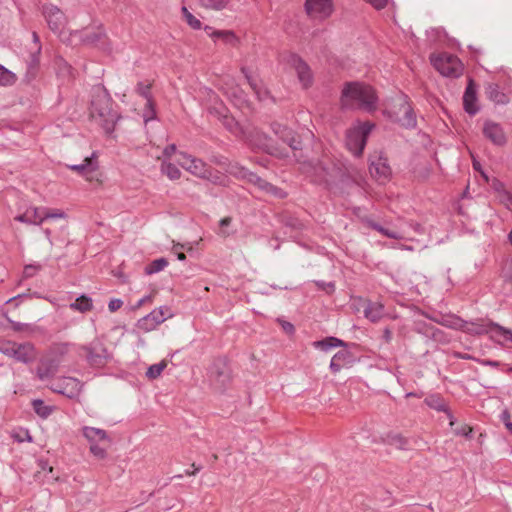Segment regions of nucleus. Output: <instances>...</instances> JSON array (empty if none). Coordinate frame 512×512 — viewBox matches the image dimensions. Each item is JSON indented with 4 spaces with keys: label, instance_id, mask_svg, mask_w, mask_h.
Returning a JSON list of instances; mask_svg holds the SVG:
<instances>
[{
    "label": "nucleus",
    "instance_id": "1",
    "mask_svg": "<svg viewBox=\"0 0 512 512\" xmlns=\"http://www.w3.org/2000/svg\"><path fill=\"white\" fill-rule=\"evenodd\" d=\"M90 116L107 135H111L120 116L113 109V100L105 88L96 87L93 90Z\"/></svg>",
    "mask_w": 512,
    "mask_h": 512
},
{
    "label": "nucleus",
    "instance_id": "2",
    "mask_svg": "<svg viewBox=\"0 0 512 512\" xmlns=\"http://www.w3.org/2000/svg\"><path fill=\"white\" fill-rule=\"evenodd\" d=\"M341 103L345 108L361 109L371 113L377 109L378 96L370 85L349 82L342 89Z\"/></svg>",
    "mask_w": 512,
    "mask_h": 512
},
{
    "label": "nucleus",
    "instance_id": "3",
    "mask_svg": "<svg viewBox=\"0 0 512 512\" xmlns=\"http://www.w3.org/2000/svg\"><path fill=\"white\" fill-rule=\"evenodd\" d=\"M449 327L463 329L473 334H482L485 332L491 333V339L501 345H505L508 342L512 343V330L500 326L497 323H490L487 328L482 325H468L466 322L459 318L452 319L446 324Z\"/></svg>",
    "mask_w": 512,
    "mask_h": 512
},
{
    "label": "nucleus",
    "instance_id": "4",
    "mask_svg": "<svg viewBox=\"0 0 512 512\" xmlns=\"http://www.w3.org/2000/svg\"><path fill=\"white\" fill-rule=\"evenodd\" d=\"M77 351L92 368H103L112 359V354L99 339H94L85 345L78 346Z\"/></svg>",
    "mask_w": 512,
    "mask_h": 512
},
{
    "label": "nucleus",
    "instance_id": "5",
    "mask_svg": "<svg viewBox=\"0 0 512 512\" xmlns=\"http://www.w3.org/2000/svg\"><path fill=\"white\" fill-rule=\"evenodd\" d=\"M385 115L395 123L405 127L414 128L417 124L415 113L408 102L406 95L398 96L391 109L385 110Z\"/></svg>",
    "mask_w": 512,
    "mask_h": 512
},
{
    "label": "nucleus",
    "instance_id": "6",
    "mask_svg": "<svg viewBox=\"0 0 512 512\" xmlns=\"http://www.w3.org/2000/svg\"><path fill=\"white\" fill-rule=\"evenodd\" d=\"M179 155L182 157V160H179L178 163L186 171L212 183H220L221 176L219 173L209 167L203 160L183 152H180Z\"/></svg>",
    "mask_w": 512,
    "mask_h": 512
},
{
    "label": "nucleus",
    "instance_id": "7",
    "mask_svg": "<svg viewBox=\"0 0 512 512\" xmlns=\"http://www.w3.org/2000/svg\"><path fill=\"white\" fill-rule=\"evenodd\" d=\"M374 128L371 122L359 123L350 128L346 134V146L354 156H360L366 145L367 138Z\"/></svg>",
    "mask_w": 512,
    "mask_h": 512
},
{
    "label": "nucleus",
    "instance_id": "8",
    "mask_svg": "<svg viewBox=\"0 0 512 512\" xmlns=\"http://www.w3.org/2000/svg\"><path fill=\"white\" fill-rule=\"evenodd\" d=\"M0 352L14 360L28 364L36 359V350L32 343L7 341L0 344Z\"/></svg>",
    "mask_w": 512,
    "mask_h": 512
},
{
    "label": "nucleus",
    "instance_id": "9",
    "mask_svg": "<svg viewBox=\"0 0 512 512\" xmlns=\"http://www.w3.org/2000/svg\"><path fill=\"white\" fill-rule=\"evenodd\" d=\"M306 173L314 177L318 183L330 184L340 174V169L330 161L309 162L304 166Z\"/></svg>",
    "mask_w": 512,
    "mask_h": 512
},
{
    "label": "nucleus",
    "instance_id": "10",
    "mask_svg": "<svg viewBox=\"0 0 512 512\" xmlns=\"http://www.w3.org/2000/svg\"><path fill=\"white\" fill-rule=\"evenodd\" d=\"M435 69L445 77L457 78L462 74L463 65L457 56L442 53L431 57Z\"/></svg>",
    "mask_w": 512,
    "mask_h": 512
},
{
    "label": "nucleus",
    "instance_id": "11",
    "mask_svg": "<svg viewBox=\"0 0 512 512\" xmlns=\"http://www.w3.org/2000/svg\"><path fill=\"white\" fill-rule=\"evenodd\" d=\"M243 137L252 145L266 153L273 155L278 158H285L288 156L287 152L275 147L271 139L257 128H253L250 131H245Z\"/></svg>",
    "mask_w": 512,
    "mask_h": 512
},
{
    "label": "nucleus",
    "instance_id": "12",
    "mask_svg": "<svg viewBox=\"0 0 512 512\" xmlns=\"http://www.w3.org/2000/svg\"><path fill=\"white\" fill-rule=\"evenodd\" d=\"M171 316L170 309L166 306H162L152 310L149 314L139 319L136 323V327L142 332H150Z\"/></svg>",
    "mask_w": 512,
    "mask_h": 512
},
{
    "label": "nucleus",
    "instance_id": "13",
    "mask_svg": "<svg viewBox=\"0 0 512 512\" xmlns=\"http://www.w3.org/2000/svg\"><path fill=\"white\" fill-rule=\"evenodd\" d=\"M43 14L50 30L64 41L66 18L63 12L54 5H46L43 7Z\"/></svg>",
    "mask_w": 512,
    "mask_h": 512
},
{
    "label": "nucleus",
    "instance_id": "14",
    "mask_svg": "<svg viewBox=\"0 0 512 512\" xmlns=\"http://www.w3.org/2000/svg\"><path fill=\"white\" fill-rule=\"evenodd\" d=\"M305 11L312 19L324 20L333 12L332 0H306Z\"/></svg>",
    "mask_w": 512,
    "mask_h": 512
},
{
    "label": "nucleus",
    "instance_id": "15",
    "mask_svg": "<svg viewBox=\"0 0 512 512\" xmlns=\"http://www.w3.org/2000/svg\"><path fill=\"white\" fill-rule=\"evenodd\" d=\"M82 387L83 384L78 379L74 377H63L53 384L52 390L72 399L79 396Z\"/></svg>",
    "mask_w": 512,
    "mask_h": 512
},
{
    "label": "nucleus",
    "instance_id": "16",
    "mask_svg": "<svg viewBox=\"0 0 512 512\" xmlns=\"http://www.w3.org/2000/svg\"><path fill=\"white\" fill-rule=\"evenodd\" d=\"M288 64L295 70L299 82L307 88L312 83V72L309 66L296 54H291L287 59Z\"/></svg>",
    "mask_w": 512,
    "mask_h": 512
},
{
    "label": "nucleus",
    "instance_id": "17",
    "mask_svg": "<svg viewBox=\"0 0 512 512\" xmlns=\"http://www.w3.org/2000/svg\"><path fill=\"white\" fill-rule=\"evenodd\" d=\"M271 129L274 134L277 135L284 143L288 144L292 150H298L301 148V141L294 131L287 126L273 122L271 124Z\"/></svg>",
    "mask_w": 512,
    "mask_h": 512
},
{
    "label": "nucleus",
    "instance_id": "18",
    "mask_svg": "<svg viewBox=\"0 0 512 512\" xmlns=\"http://www.w3.org/2000/svg\"><path fill=\"white\" fill-rule=\"evenodd\" d=\"M483 134L494 145L504 146L507 142L504 129L499 123L486 121L483 126Z\"/></svg>",
    "mask_w": 512,
    "mask_h": 512
},
{
    "label": "nucleus",
    "instance_id": "19",
    "mask_svg": "<svg viewBox=\"0 0 512 512\" xmlns=\"http://www.w3.org/2000/svg\"><path fill=\"white\" fill-rule=\"evenodd\" d=\"M230 173L235 175L236 177L248 180L249 182H251L255 186H257L264 193H266L267 189L271 188V183H269L266 180L262 179L261 177H259L255 173L250 172L249 170H247L244 167L232 166L231 169H230Z\"/></svg>",
    "mask_w": 512,
    "mask_h": 512
},
{
    "label": "nucleus",
    "instance_id": "20",
    "mask_svg": "<svg viewBox=\"0 0 512 512\" xmlns=\"http://www.w3.org/2000/svg\"><path fill=\"white\" fill-rule=\"evenodd\" d=\"M61 365L60 358H52L50 355L40 361L37 367V376L40 380H46L53 377Z\"/></svg>",
    "mask_w": 512,
    "mask_h": 512
},
{
    "label": "nucleus",
    "instance_id": "21",
    "mask_svg": "<svg viewBox=\"0 0 512 512\" xmlns=\"http://www.w3.org/2000/svg\"><path fill=\"white\" fill-rule=\"evenodd\" d=\"M210 377L219 390L225 389L230 382L231 374L229 368L224 363H215L210 370Z\"/></svg>",
    "mask_w": 512,
    "mask_h": 512
},
{
    "label": "nucleus",
    "instance_id": "22",
    "mask_svg": "<svg viewBox=\"0 0 512 512\" xmlns=\"http://www.w3.org/2000/svg\"><path fill=\"white\" fill-rule=\"evenodd\" d=\"M14 220L27 225H40L43 223L42 207H28L23 213L15 216Z\"/></svg>",
    "mask_w": 512,
    "mask_h": 512
},
{
    "label": "nucleus",
    "instance_id": "23",
    "mask_svg": "<svg viewBox=\"0 0 512 512\" xmlns=\"http://www.w3.org/2000/svg\"><path fill=\"white\" fill-rule=\"evenodd\" d=\"M476 101V90L473 86L472 80H470L463 95L464 109L468 114L475 115L479 111Z\"/></svg>",
    "mask_w": 512,
    "mask_h": 512
},
{
    "label": "nucleus",
    "instance_id": "24",
    "mask_svg": "<svg viewBox=\"0 0 512 512\" xmlns=\"http://www.w3.org/2000/svg\"><path fill=\"white\" fill-rule=\"evenodd\" d=\"M71 36L77 37L84 44L90 45L99 42L105 36V33L103 29L99 27L96 30L86 29L84 31H75L71 34Z\"/></svg>",
    "mask_w": 512,
    "mask_h": 512
},
{
    "label": "nucleus",
    "instance_id": "25",
    "mask_svg": "<svg viewBox=\"0 0 512 512\" xmlns=\"http://www.w3.org/2000/svg\"><path fill=\"white\" fill-rule=\"evenodd\" d=\"M96 153H92L90 157H86L82 163L68 166L71 170L77 172L82 176H86L97 170L98 164L96 161Z\"/></svg>",
    "mask_w": 512,
    "mask_h": 512
},
{
    "label": "nucleus",
    "instance_id": "26",
    "mask_svg": "<svg viewBox=\"0 0 512 512\" xmlns=\"http://www.w3.org/2000/svg\"><path fill=\"white\" fill-rule=\"evenodd\" d=\"M370 174L379 181H386L391 173L389 165L381 158L370 164Z\"/></svg>",
    "mask_w": 512,
    "mask_h": 512
},
{
    "label": "nucleus",
    "instance_id": "27",
    "mask_svg": "<svg viewBox=\"0 0 512 512\" xmlns=\"http://www.w3.org/2000/svg\"><path fill=\"white\" fill-rule=\"evenodd\" d=\"M82 433L90 444H96L103 441L110 442L107 432L100 428L85 426L82 429Z\"/></svg>",
    "mask_w": 512,
    "mask_h": 512
},
{
    "label": "nucleus",
    "instance_id": "28",
    "mask_svg": "<svg viewBox=\"0 0 512 512\" xmlns=\"http://www.w3.org/2000/svg\"><path fill=\"white\" fill-rule=\"evenodd\" d=\"M425 403L434 410L445 412L450 420V425H454V417L451 411L448 409L447 404L442 397H440L439 395H430L425 398Z\"/></svg>",
    "mask_w": 512,
    "mask_h": 512
},
{
    "label": "nucleus",
    "instance_id": "29",
    "mask_svg": "<svg viewBox=\"0 0 512 512\" xmlns=\"http://www.w3.org/2000/svg\"><path fill=\"white\" fill-rule=\"evenodd\" d=\"M242 73L245 75V78L247 79L250 87L254 91L255 95L257 96L259 101H266L267 99H270V92L262 86V84L254 79L249 73L246 68H242Z\"/></svg>",
    "mask_w": 512,
    "mask_h": 512
},
{
    "label": "nucleus",
    "instance_id": "30",
    "mask_svg": "<svg viewBox=\"0 0 512 512\" xmlns=\"http://www.w3.org/2000/svg\"><path fill=\"white\" fill-rule=\"evenodd\" d=\"M485 93L489 100L493 101L496 104H506L509 99L505 93L500 90L498 84L490 83L485 88Z\"/></svg>",
    "mask_w": 512,
    "mask_h": 512
},
{
    "label": "nucleus",
    "instance_id": "31",
    "mask_svg": "<svg viewBox=\"0 0 512 512\" xmlns=\"http://www.w3.org/2000/svg\"><path fill=\"white\" fill-rule=\"evenodd\" d=\"M364 314L371 322H378L384 316V306L380 302H368Z\"/></svg>",
    "mask_w": 512,
    "mask_h": 512
},
{
    "label": "nucleus",
    "instance_id": "32",
    "mask_svg": "<svg viewBox=\"0 0 512 512\" xmlns=\"http://www.w3.org/2000/svg\"><path fill=\"white\" fill-rule=\"evenodd\" d=\"M219 119L221 120L223 126L228 130L230 131L231 133L239 136H243V134H245V130H243L239 123L235 120L234 117L230 116V115H227V114H224V113H221L219 112Z\"/></svg>",
    "mask_w": 512,
    "mask_h": 512
},
{
    "label": "nucleus",
    "instance_id": "33",
    "mask_svg": "<svg viewBox=\"0 0 512 512\" xmlns=\"http://www.w3.org/2000/svg\"><path fill=\"white\" fill-rule=\"evenodd\" d=\"M351 354L348 351H338L331 359L330 369L333 373H338L343 365L349 363Z\"/></svg>",
    "mask_w": 512,
    "mask_h": 512
},
{
    "label": "nucleus",
    "instance_id": "34",
    "mask_svg": "<svg viewBox=\"0 0 512 512\" xmlns=\"http://www.w3.org/2000/svg\"><path fill=\"white\" fill-rule=\"evenodd\" d=\"M313 346L322 351H329L332 348L344 347L346 346V343L336 337H326L322 340L315 341Z\"/></svg>",
    "mask_w": 512,
    "mask_h": 512
},
{
    "label": "nucleus",
    "instance_id": "35",
    "mask_svg": "<svg viewBox=\"0 0 512 512\" xmlns=\"http://www.w3.org/2000/svg\"><path fill=\"white\" fill-rule=\"evenodd\" d=\"M384 442L399 450H406L408 448V440L398 433H389L384 439Z\"/></svg>",
    "mask_w": 512,
    "mask_h": 512
},
{
    "label": "nucleus",
    "instance_id": "36",
    "mask_svg": "<svg viewBox=\"0 0 512 512\" xmlns=\"http://www.w3.org/2000/svg\"><path fill=\"white\" fill-rule=\"evenodd\" d=\"M417 331L423 333L425 336L435 340L441 341L443 332L437 327L430 324H418Z\"/></svg>",
    "mask_w": 512,
    "mask_h": 512
},
{
    "label": "nucleus",
    "instance_id": "37",
    "mask_svg": "<svg viewBox=\"0 0 512 512\" xmlns=\"http://www.w3.org/2000/svg\"><path fill=\"white\" fill-rule=\"evenodd\" d=\"M204 30L208 33V35L214 39L221 38L226 43H232L236 40V37L231 31H221V30H213L210 26H205Z\"/></svg>",
    "mask_w": 512,
    "mask_h": 512
},
{
    "label": "nucleus",
    "instance_id": "38",
    "mask_svg": "<svg viewBox=\"0 0 512 512\" xmlns=\"http://www.w3.org/2000/svg\"><path fill=\"white\" fill-rule=\"evenodd\" d=\"M33 42L36 45L35 51L31 52L30 56V62H29V69L34 70L39 64V56L41 53V45H40V39L36 32H33L32 34Z\"/></svg>",
    "mask_w": 512,
    "mask_h": 512
},
{
    "label": "nucleus",
    "instance_id": "39",
    "mask_svg": "<svg viewBox=\"0 0 512 512\" xmlns=\"http://www.w3.org/2000/svg\"><path fill=\"white\" fill-rule=\"evenodd\" d=\"M74 346L70 343H58L51 347L50 356L52 358H60L61 362L63 361V357L69 352L70 348Z\"/></svg>",
    "mask_w": 512,
    "mask_h": 512
},
{
    "label": "nucleus",
    "instance_id": "40",
    "mask_svg": "<svg viewBox=\"0 0 512 512\" xmlns=\"http://www.w3.org/2000/svg\"><path fill=\"white\" fill-rule=\"evenodd\" d=\"M168 266V261L165 258H158L153 260L145 267V274L152 275L164 270Z\"/></svg>",
    "mask_w": 512,
    "mask_h": 512
},
{
    "label": "nucleus",
    "instance_id": "41",
    "mask_svg": "<svg viewBox=\"0 0 512 512\" xmlns=\"http://www.w3.org/2000/svg\"><path fill=\"white\" fill-rule=\"evenodd\" d=\"M92 300L91 298L82 295L78 297L75 302H73L70 307L74 310H78L80 312L90 311L92 309Z\"/></svg>",
    "mask_w": 512,
    "mask_h": 512
},
{
    "label": "nucleus",
    "instance_id": "42",
    "mask_svg": "<svg viewBox=\"0 0 512 512\" xmlns=\"http://www.w3.org/2000/svg\"><path fill=\"white\" fill-rule=\"evenodd\" d=\"M161 171L170 180H177L181 176V171L179 170V168L170 162H163L161 165Z\"/></svg>",
    "mask_w": 512,
    "mask_h": 512
},
{
    "label": "nucleus",
    "instance_id": "43",
    "mask_svg": "<svg viewBox=\"0 0 512 512\" xmlns=\"http://www.w3.org/2000/svg\"><path fill=\"white\" fill-rule=\"evenodd\" d=\"M495 189L498 192L500 201L508 208L512 209V195L504 189L501 183L495 185Z\"/></svg>",
    "mask_w": 512,
    "mask_h": 512
},
{
    "label": "nucleus",
    "instance_id": "44",
    "mask_svg": "<svg viewBox=\"0 0 512 512\" xmlns=\"http://www.w3.org/2000/svg\"><path fill=\"white\" fill-rule=\"evenodd\" d=\"M181 11H182L185 21L192 29H195V30L201 29V27H202L201 21L198 18H196L185 6L182 7Z\"/></svg>",
    "mask_w": 512,
    "mask_h": 512
},
{
    "label": "nucleus",
    "instance_id": "45",
    "mask_svg": "<svg viewBox=\"0 0 512 512\" xmlns=\"http://www.w3.org/2000/svg\"><path fill=\"white\" fill-rule=\"evenodd\" d=\"M199 2L206 9L219 11L227 6L229 0H199Z\"/></svg>",
    "mask_w": 512,
    "mask_h": 512
},
{
    "label": "nucleus",
    "instance_id": "46",
    "mask_svg": "<svg viewBox=\"0 0 512 512\" xmlns=\"http://www.w3.org/2000/svg\"><path fill=\"white\" fill-rule=\"evenodd\" d=\"M32 404L36 414L42 418H47L52 413V408L45 405L40 399L34 400Z\"/></svg>",
    "mask_w": 512,
    "mask_h": 512
},
{
    "label": "nucleus",
    "instance_id": "47",
    "mask_svg": "<svg viewBox=\"0 0 512 512\" xmlns=\"http://www.w3.org/2000/svg\"><path fill=\"white\" fill-rule=\"evenodd\" d=\"M166 366H167V364L165 361H161L159 363L153 364L148 367V369L146 371V376L149 379H156L161 375V373L166 368Z\"/></svg>",
    "mask_w": 512,
    "mask_h": 512
},
{
    "label": "nucleus",
    "instance_id": "48",
    "mask_svg": "<svg viewBox=\"0 0 512 512\" xmlns=\"http://www.w3.org/2000/svg\"><path fill=\"white\" fill-rule=\"evenodd\" d=\"M57 74L61 77H70L72 75L71 66L62 58H58L55 61Z\"/></svg>",
    "mask_w": 512,
    "mask_h": 512
},
{
    "label": "nucleus",
    "instance_id": "49",
    "mask_svg": "<svg viewBox=\"0 0 512 512\" xmlns=\"http://www.w3.org/2000/svg\"><path fill=\"white\" fill-rule=\"evenodd\" d=\"M368 224L372 229L380 232L382 235H384L388 238H391V239H399L400 238V235L396 231L386 229V228L382 227L381 225H379L378 223H375L373 221H368Z\"/></svg>",
    "mask_w": 512,
    "mask_h": 512
},
{
    "label": "nucleus",
    "instance_id": "50",
    "mask_svg": "<svg viewBox=\"0 0 512 512\" xmlns=\"http://www.w3.org/2000/svg\"><path fill=\"white\" fill-rule=\"evenodd\" d=\"M155 118H156V111H155L154 103H153L152 99H148V101H146V104H145V107L143 110L144 122L147 123L151 120H154Z\"/></svg>",
    "mask_w": 512,
    "mask_h": 512
},
{
    "label": "nucleus",
    "instance_id": "51",
    "mask_svg": "<svg viewBox=\"0 0 512 512\" xmlns=\"http://www.w3.org/2000/svg\"><path fill=\"white\" fill-rule=\"evenodd\" d=\"M65 213L62 210L51 211L46 207H42V222L47 219H60L65 218Z\"/></svg>",
    "mask_w": 512,
    "mask_h": 512
},
{
    "label": "nucleus",
    "instance_id": "52",
    "mask_svg": "<svg viewBox=\"0 0 512 512\" xmlns=\"http://www.w3.org/2000/svg\"><path fill=\"white\" fill-rule=\"evenodd\" d=\"M14 82V74L0 65V85L6 86Z\"/></svg>",
    "mask_w": 512,
    "mask_h": 512
},
{
    "label": "nucleus",
    "instance_id": "53",
    "mask_svg": "<svg viewBox=\"0 0 512 512\" xmlns=\"http://www.w3.org/2000/svg\"><path fill=\"white\" fill-rule=\"evenodd\" d=\"M150 89H151V84H146L144 82H139L136 86V92L139 95H141L143 98H145L146 101H148V99H152Z\"/></svg>",
    "mask_w": 512,
    "mask_h": 512
},
{
    "label": "nucleus",
    "instance_id": "54",
    "mask_svg": "<svg viewBox=\"0 0 512 512\" xmlns=\"http://www.w3.org/2000/svg\"><path fill=\"white\" fill-rule=\"evenodd\" d=\"M232 218L231 217H224L220 220L219 226V235L222 237H228L232 234V232L226 230V228L231 224Z\"/></svg>",
    "mask_w": 512,
    "mask_h": 512
},
{
    "label": "nucleus",
    "instance_id": "55",
    "mask_svg": "<svg viewBox=\"0 0 512 512\" xmlns=\"http://www.w3.org/2000/svg\"><path fill=\"white\" fill-rule=\"evenodd\" d=\"M90 452L98 459H104L107 455L106 448L96 444H90Z\"/></svg>",
    "mask_w": 512,
    "mask_h": 512
},
{
    "label": "nucleus",
    "instance_id": "56",
    "mask_svg": "<svg viewBox=\"0 0 512 512\" xmlns=\"http://www.w3.org/2000/svg\"><path fill=\"white\" fill-rule=\"evenodd\" d=\"M266 194H269L275 198L283 199L286 197V192L282 190L281 188L274 186L271 184V188L266 190Z\"/></svg>",
    "mask_w": 512,
    "mask_h": 512
},
{
    "label": "nucleus",
    "instance_id": "57",
    "mask_svg": "<svg viewBox=\"0 0 512 512\" xmlns=\"http://www.w3.org/2000/svg\"><path fill=\"white\" fill-rule=\"evenodd\" d=\"M41 269L40 265H26L24 268V277L31 278L33 277L37 271Z\"/></svg>",
    "mask_w": 512,
    "mask_h": 512
},
{
    "label": "nucleus",
    "instance_id": "58",
    "mask_svg": "<svg viewBox=\"0 0 512 512\" xmlns=\"http://www.w3.org/2000/svg\"><path fill=\"white\" fill-rule=\"evenodd\" d=\"M366 2L370 3L375 9L380 10L386 7L389 0H365Z\"/></svg>",
    "mask_w": 512,
    "mask_h": 512
},
{
    "label": "nucleus",
    "instance_id": "59",
    "mask_svg": "<svg viewBox=\"0 0 512 512\" xmlns=\"http://www.w3.org/2000/svg\"><path fill=\"white\" fill-rule=\"evenodd\" d=\"M122 305H123V302L121 299H111L108 304V308L111 312H115L118 309H120Z\"/></svg>",
    "mask_w": 512,
    "mask_h": 512
},
{
    "label": "nucleus",
    "instance_id": "60",
    "mask_svg": "<svg viewBox=\"0 0 512 512\" xmlns=\"http://www.w3.org/2000/svg\"><path fill=\"white\" fill-rule=\"evenodd\" d=\"M317 285H318L320 288H322V289L326 290L327 292H332V291H334V289H335V285H334V283H332V282H329V283L317 282Z\"/></svg>",
    "mask_w": 512,
    "mask_h": 512
},
{
    "label": "nucleus",
    "instance_id": "61",
    "mask_svg": "<svg viewBox=\"0 0 512 512\" xmlns=\"http://www.w3.org/2000/svg\"><path fill=\"white\" fill-rule=\"evenodd\" d=\"M175 152H176V145H175V144H171V145H168V146L164 149V151H163V155H164L165 157H167V158H170V157H171V155H172L173 153H175Z\"/></svg>",
    "mask_w": 512,
    "mask_h": 512
},
{
    "label": "nucleus",
    "instance_id": "62",
    "mask_svg": "<svg viewBox=\"0 0 512 512\" xmlns=\"http://www.w3.org/2000/svg\"><path fill=\"white\" fill-rule=\"evenodd\" d=\"M281 325H282L283 330H284L286 333H288V334H292V333L294 332V330H295V329H294L293 324H292V323H290V322L283 321V322L281 323Z\"/></svg>",
    "mask_w": 512,
    "mask_h": 512
},
{
    "label": "nucleus",
    "instance_id": "63",
    "mask_svg": "<svg viewBox=\"0 0 512 512\" xmlns=\"http://www.w3.org/2000/svg\"><path fill=\"white\" fill-rule=\"evenodd\" d=\"M9 322L11 323L12 329L14 331H17V332L22 331L24 329V327L26 326L23 323L15 322V321H12V320H9Z\"/></svg>",
    "mask_w": 512,
    "mask_h": 512
},
{
    "label": "nucleus",
    "instance_id": "64",
    "mask_svg": "<svg viewBox=\"0 0 512 512\" xmlns=\"http://www.w3.org/2000/svg\"><path fill=\"white\" fill-rule=\"evenodd\" d=\"M151 300H152V296H151V295H146V296H144L143 298H141V299L137 302V304H136V306H135V307H136V308H139V307H141L142 305H144L145 303H147V302H151Z\"/></svg>",
    "mask_w": 512,
    "mask_h": 512
}]
</instances>
